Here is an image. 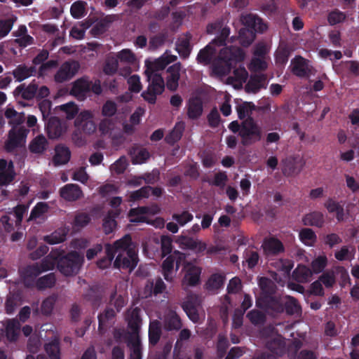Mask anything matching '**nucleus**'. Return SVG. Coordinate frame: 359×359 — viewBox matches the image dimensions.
<instances>
[{
	"instance_id": "nucleus-18",
	"label": "nucleus",
	"mask_w": 359,
	"mask_h": 359,
	"mask_svg": "<svg viewBox=\"0 0 359 359\" xmlns=\"http://www.w3.org/2000/svg\"><path fill=\"white\" fill-rule=\"evenodd\" d=\"M141 309L135 307L128 311L126 320L128 327L131 332L135 335H140V331L142 324V318L140 316Z\"/></svg>"
},
{
	"instance_id": "nucleus-57",
	"label": "nucleus",
	"mask_w": 359,
	"mask_h": 359,
	"mask_svg": "<svg viewBox=\"0 0 359 359\" xmlns=\"http://www.w3.org/2000/svg\"><path fill=\"white\" fill-rule=\"evenodd\" d=\"M15 178V172L13 171V163L11 161L6 172H0V185H7L11 183Z\"/></svg>"
},
{
	"instance_id": "nucleus-22",
	"label": "nucleus",
	"mask_w": 359,
	"mask_h": 359,
	"mask_svg": "<svg viewBox=\"0 0 359 359\" xmlns=\"http://www.w3.org/2000/svg\"><path fill=\"white\" fill-rule=\"evenodd\" d=\"M38 90V85L32 81L28 86H25V83H22L18 86L15 91V95H20L22 99L30 100L36 97V90Z\"/></svg>"
},
{
	"instance_id": "nucleus-42",
	"label": "nucleus",
	"mask_w": 359,
	"mask_h": 359,
	"mask_svg": "<svg viewBox=\"0 0 359 359\" xmlns=\"http://www.w3.org/2000/svg\"><path fill=\"white\" fill-rule=\"evenodd\" d=\"M243 258L244 259L243 263H247L248 268L252 269L257 265L259 260V255L257 251L248 248L244 251Z\"/></svg>"
},
{
	"instance_id": "nucleus-17",
	"label": "nucleus",
	"mask_w": 359,
	"mask_h": 359,
	"mask_svg": "<svg viewBox=\"0 0 359 359\" xmlns=\"http://www.w3.org/2000/svg\"><path fill=\"white\" fill-rule=\"evenodd\" d=\"M83 191L76 184H67L60 189V196L67 201H76L83 197Z\"/></svg>"
},
{
	"instance_id": "nucleus-11",
	"label": "nucleus",
	"mask_w": 359,
	"mask_h": 359,
	"mask_svg": "<svg viewBox=\"0 0 359 359\" xmlns=\"http://www.w3.org/2000/svg\"><path fill=\"white\" fill-rule=\"evenodd\" d=\"M219 29H221L219 34L211 42L214 46H223L226 45V41L230 34V29L227 27H222V22L220 21L210 23L207 26L208 34H213Z\"/></svg>"
},
{
	"instance_id": "nucleus-24",
	"label": "nucleus",
	"mask_w": 359,
	"mask_h": 359,
	"mask_svg": "<svg viewBox=\"0 0 359 359\" xmlns=\"http://www.w3.org/2000/svg\"><path fill=\"white\" fill-rule=\"evenodd\" d=\"M302 223L305 226L321 228L325 223L324 215L320 211H313L302 217Z\"/></svg>"
},
{
	"instance_id": "nucleus-10",
	"label": "nucleus",
	"mask_w": 359,
	"mask_h": 359,
	"mask_svg": "<svg viewBox=\"0 0 359 359\" xmlns=\"http://www.w3.org/2000/svg\"><path fill=\"white\" fill-rule=\"evenodd\" d=\"M312 69L313 67L309 64V60L300 55L295 56L291 60V72L297 77H309Z\"/></svg>"
},
{
	"instance_id": "nucleus-40",
	"label": "nucleus",
	"mask_w": 359,
	"mask_h": 359,
	"mask_svg": "<svg viewBox=\"0 0 359 359\" xmlns=\"http://www.w3.org/2000/svg\"><path fill=\"white\" fill-rule=\"evenodd\" d=\"M259 286L264 295H274L277 287L273 281L266 277H262L259 280Z\"/></svg>"
},
{
	"instance_id": "nucleus-52",
	"label": "nucleus",
	"mask_w": 359,
	"mask_h": 359,
	"mask_svg": "<svg viewBox=\"0 0 359 359\" xmlns=\"http://www.w3.org/2000/svg\"><path fill=\"white\" fill-rule=\"evenodd\" d=\"M20 297L19 294H13L9 295L5 303V311L7 314H13L15 309L20 305Z\"/></svg>"
},
{
	"instance_id": "nucleus-14",
	"label": "nucleus",
	"mask_w": 359,
	"mask_h": 359,
	"mask_svg": "<svg viewBox=\"0 0 359 359\" xmlns=\"http://www.w3.org/2000/svg\"><path fill=\"white\" fill-rule=\"evenodd\" d=\"M262 247L266 257L277 256L285 252L283 243L275 237L265 238Z\"/></svg>"
},
{
	"instance_id": "nucleus-19",
	"label": "nucleus",
	"mask_w": 359,
	"mask_h": 359,
	"mask_svg": "<svg viewBox=\"0 0 359 359\" xmlns=\"http://www.w3.org/2000/svg\"><path fill=\"white\" fill-rule=\"evenodd\" d=\"M90 81L86 78H81L75 81L71 89V94L80 100L86 99L90 93Z\"/></svg>"
},
{
	"instance_id": "nucleus-28",
	"label": "nucleus",
	"mask_w": 359,
	"mask_h": 359,
	"mask_svg": "<svg viewBox=\"0 0 359 359\" xmlns=\"http://www.w3.org/2000/svg\"><path fill=\"white\" fill-rule=\"evenodd\" d=\"M203 113V103L200 98H190L188 102L187 116L189 118L195 120L198 118Z\"/></svg>"
},
{
	"instance_id": "nucleus-49",
	"label": "nucleus",
	"mask_w": 359,
	"mask_h": 359,
	"mask_svg": "<svg viewBox=\"0 0 359 359\" xmlns=\"http://www.w3.org/2000/svg\"><path fill=\"white\" fill-rule=\"evenodd\" d=\"M225 277L221 273H213L207 281V289L209 290H218L224 283Z\"/></svg>"
},
{
	"instance_id": "nucleus-16",
	"label": "nucleus",
	"mask_w": 359,
	"mask_h": 359,
	"mask_svg": "<svg viewBox=\"0 0 359 359\" xmlns=\"http://www.w3.org/2000/svg\"><path fill=\"white\" fill-rule=\"evenodd\" d=\"M201 269L192 264H187L185 266V273L182 279V284L194 287L200 283Z\"/></svg>"
},
{
	"instance_id": "nucleus-8",
	"label": "nucleus",
	"mask_w": 359,
	"mask_h": 359,
	"mask_svg": "<svg viewBox=\"0 0 359 359\" xmlns=\"http://www.w3.org/2000/svg\"><path fill=\"white\" fill-rule=\"evenodd\" d=\"M59 250H52L50 253L44 257L39 265H33L30 266L28 271L30 274L38 276L43 271H47L54 269L55 266H57Z\"/></svg>"
},
{
	"instance_id": "nucleus-34",
	"label": "nucleus",
	"mask_w": 359,
	"mask_h": 359,
	"mask_svg": "<svg viewBox=\"0 0 359 359\" xmlns=\"http://www.w3.org/2000/svg\"><path fill=\"white\" fill-rule=\"evenodd\" d=\"M55 151L53 162L55 165H64L68 163L71 157V152L67 147L59 144L55 147Z\"/></svg>"
},
{
	"instance_id": "nucleus-61",
	"label": "nucleus",
	"mask_w": 359,
	"mask_h": 359,
	"mask_svg": "<svg viewBox=\"0 0 359 359\" xmlns=\"http://www.w3.org/2000/svg\"><path fill=\"white\" fill-rule=\"evenodd\" d=\"M128 84V90L135 93H140L142 90V84L140 76L137 74L130 76L127 81Z\"/></svg>"
},
{
	"instance_id": "nucleus-44",
	"label": "nucleus",
	"mask_w": 359,
	"mask_h": 359,
	"mask_svg": "<svg viewBox=\"0 0 359 359\" xmlns=\"http://www.w3.org/2000/svg\"><path fill=\"white\" fill-rule=\"evenodd\" d=\"M256 38L255 32L249 29L242 28L239 31L240 43L243 47H248L252 43Z\"/></svg>"
},
{
	"instance_id": "nucleus-27",
	"label": "nucleus",
	"mask_w": 359,
	"mask_h": 359,
	"mask_svg": "<svg viewBox=\"0 0 359 359\" xmlns=\"http://www.w3.org/2000/svg\"><path fill=\"white\" fill-rule=\"evenodd\" d=\"M284 311L288 316L301 315L302 307L297 299L293 297L286 295L283 297Z\"/></svg>"
},
{
	"instance_id": "nucleus-63",
	"label": "nucleus",
	"mask_w": 359,
	"mask_h": 359,
	"mask_svg": "<svg viewBox=\"0 0 359 359\" xmlns=\"http://www.w3.org/2000/svg\"><path fill=\"white\" fill-rule=\"evenodd\" d=\"M327 259L325 256H320L311 263L312 272L319 273L322 272L327 266Z\"/></svg>"
},
{
	"instance_id": "nucleus-38",
	"label": "nucleus",
	"mask_w": 359,
	"mask_h": 359,
	"mask_svg": "<svg viewBox=\"0 0 359 359\" xmlns=\"http://www.w3.org/2000/svg\"><path fill=\"white\" fill-rule=\"evenodd\" d=\"M127 346L130 351L131 359H142V347L140 335H135L129 341Z\"/></svg>"
},
{
	"instance_id": "nucleus-64",
	"label": "nucleus",
	"mask_w": 359,
	"mask_h": 359,
	"mask_svg": "<svg viewBox=\"0 0 359 359\" xmlns=\"http://www.w3.org/2000/svg\"><path fill=\"white\" fill-rule=\"evenodd\" d=\"M208 125L212 128H217L221 121L219 113L216 107L211 109L207 116Z\"/></svg>"
},
{
	"instance_id": "nucleus-25",
	"label": "nucleus",
	"mask_w": 359,
	"mask_h": 359,
	"mask_svg": "<svg viewBox=\"0 0 359 359\" xmlns=\"http://www.w3.org/2000/svg\"><path fill=\"white\" fill-rule=\"evenodd\" d=\"M48 148V141L43 135H38L29 143V149L32 154H41Z\"/></svg>"
},
{
	"instance_id": "nucleus-13",
	"label": "nucleus",
	"mask_w": 359,
	"mask_h": 359,
	"mask_svg": "<svg viewBox=\"0 0 359 359\" xmlns=\"http://www.w3.org/2000/svg\"><path fill=\"white\" fill-rule=\"evenodd\" d=\"M181 65L175 63L168 67L165 74V85L170 91L177 90L179 86V80L180 78Z\"/></svg>"
},
{
	"instance_id": "nucleus-4",
	"label": "nucleus",
	"mask_w": 359,
	"mask_h": 359,
	"mask_svg": "<svg viewBox=\"0 0 359 359\" xmlns=\"http://www.w3.org/2000/svg\"><path fill=\"white\" fill-rule=\"evenodd\" d=\"M241 143L248 147L259 142L262 138V128L252 117H248L242 121V128L238 134Z\"/></svg>"
},
{
	"instance_id": "nucleus-15",
	"label": "nucleus",
	"mask_w": 359,
	"mask_h": 359,
	"mask_svg": "<svg viewBox=\"0 0 359 359\" xmlns=\"http://www.w3.org/2000/svg\"><path fill=\"white\" fill-rule=\"evenodd\" d=\"M241 21L244 25V29L253 30L255 34L263 33L267 29V26L262 19L252 13L243 15Z\"/></svg>"
},
{
	"instance_id": "nucleus-5",
	"label": "nucleus",
	"mask_w": 359,
	"mask_h": 359,
	"mask_svg": "<svg viewBox=\"0 0 359 359\" xmlns=\"http://www.w3.org/2000/svg\"><path fill=\"white\" fill-rule=\"evenodd\" d=\"M138 260L137 254L135 250L121 251L114 262V267L118 269H128L130 272L136 267Z\"/></svg>"
},
{
	"instance_id": "nucleus-62",
	"label": "nucleus",
	"mask_w": 359,
	"mask_h": 359,
	"mask_svg": "<svg viewBox=\"0 0 359 359\" xmlns=\"http://www.w3.org/2000/svg\"><path fill=\"white\" fill-rule=\"evenodd\" d=\"M161 248L162 255L166 256L172 250V240L169 236H162L161 238Z\"/></svg>"
},
{
	"instance_id": "nucleus-7",
	"label": "nucleus",
	"mask_w": 359,
	"mask_h": 359,
	"mask_svg": "<svg viewBox=\"0 0 359 359\" xmlns=\"http://www.w3.org/2000/svg\"><path fill=\"white\" fill-rule=\"evenodd\" d=\"M29 130L25 127H20L15 129L12 128L8 133V139L6 142L5 147L7 151H12L18 147H20Z\"/></svg>"
},
{
	"instance_id": "nucleus-9",
	"label": "nucleus",
	"mask_w": 359,
	"mask_h": 359,
	"mask_svg": "<svg viewBox=\"0 0 359 359\" xmlns=\"http://www.w3.org/2000/svg\"><path fill=\"white\" fill-rule=\"evenodd\" d=\"M79 68L78 62L67 61L65 62L59 68L54 79L57 83H63L72 79L76 74Z\"/></svg>"
},
{
	"instance_id": "nucleus-1",
	"label": "nucleus",
	"mask_w": 359,
	"mask_h": 359,
	"mask_svg": "<svg viewBox=\"0 0 359 359\" xmlns=\"http://www.w3.org/2000/svg\"><path fill=\"white\" fill-rule=\"evenodd\" d=\"M210 42L198 52L196 60L198 63L208 65L212 62V70L218 75H226L231 71L236 62L241 61L243 53L240 48H223L215 59L217 50Z\"/></svg>"
},
{
	"instance_id": "nucleus-37",
	"label": "nucleus",
	"mask_w": 359,
	"mask_h": 359,
	"mask_svg": "<svg viewBox=\"0 0 359 359\" xmlns=\"http://www.w3.org/2000/svg\"><path fill=\"white\" fill-rule=\"evenodd\" d=\"M184 130V123L178 122L174 128L165 136V141L170 145L173 146L182 137Z\"/></svg>"
},
{
	"instance_id": "nucleus-21",
	"label": "nucleus",
	"mask_w": 359,
	"mask_h": 359,
	"mask_svg": "<svg viewBox=\"0 0 359 359\" xmlns=\"http://www.w3.org/2000/svg\"><path fill=\"white\" fill-rule=\"evenodd\" d=\"M163 326L168 331L179 330L182 323L177 313L173 310H170L164 317Z\"/></svg>"
},
{
	"instance_id": "nucleus-41",
	"label": "nucleus",
	"mask_w": 359,
	"mask_h": 359,
	"mask_svg": "<svg viewBox=\"0 0 359 359\" xmlns=\"http://www.w3.org/2000/svg\"><path fill=\"white\" fill-rule=\"evenodd\" d=\"M56 282L55 275L50 273L47 275L39 278L36 282L37 289L42 290L46 288L53 287Z\"/></svg>"
},
{
	"instance_id": "nucleus-20",
	"label": "nucleus",
	"mask_w": 359,
	"mask_h": 359,
	"mask_svg": "<svg viewBox=\"0 0 359 359\" xmlns=\"http://www.w3.org/2000/svg\"><path fill=\"white\" fill-rule=\"evenodd\" d=\"M46 129L50 139H57L65 131V128L61 121L59 118L55 116L50 118L46 126Z\"/></svg>"
},
{
	"instance_id": "nucleus-2",
	"label": "nucleus",
	"mask_w": 359,
	"mask_h": 359,
	"mask_svg": "<svg viewBox=\"0 0 359 359\" xmlns=\"http://www.w3.org/2000/svg\"><path fill=\"white\" fill-rule=\"evenodd\" d=\"M167 62L165 60H157L148 66L145 70V75L149 82L147 90L142 92V97L149 104H154L156 102V96L161 95L165 90V81L158 72L165 68Z\"/></svg>"
},
{
	"instance_id": "nucleus-56",
	"label": "nucleus",
	"mask_w": 359,
	"mask_h": 359,
	"mask_svg": "<svg viewBox=\"0 0 359 359\" xmlns=\"http://www.w3.org/2000/svg\"><path fill=\"white\" fill-rule=\"evenodd\" d=\"M115 315L116 313L111 308H107L102 313H100L98 315L99 330H103L106 323L114 318Z\"/></svg>"
},
{
	"instance_id": "nucleus-39",
	"label": "nucleus",
	"mask_w": 359,
	"mask_h": 359,
	"mask_svg": "<svg viewBox=\"0 0 359 359\" xmlns=\"http://www.w3.org/2000/svg\"><path fill=\"white\" fill-rule=\"evenodd\" d=\"M105 254L106 255L100 259L97 262V265L100 269H104L108 268L111 264L114 258L115 252L111 245L107 244L105 245Z\"/></svg>"
},
{
	"instance_id": "nucleus-51",
	"label": "nucleus",
	"mask_w": 359,
	"mask_h": 359,
	"mask_svg": "<svg viewBox=\"0 0 359 359\" xmlns=\"http://www.w3.org/2000/svg\"><path fill=\"white\" fill-rule=\"evenodd\" d=\"M290 50L287 46L279 48L276 52L275 60L278 65L284 67L288 62Z\"/></svg>"
},
{
	"instance_id": "nucleus-58",
	"label": "nucleus",
	"mask_w": 359,
	"mask_h": 359,
	"mask_svg": "<svg viewBox=\"0 0 359 359\" xmlns=\"http://www.w3.org/2000/svg\"><path fill=\"white\" fill-rule=\"evenodd\" d=\"M118 67V62L117 58L114 57H107L103 67V71L107 75H113L116 72Z\"/></svg>"
},
{
	"instance_id": "nucleus-31",
	"label": "nucleus",
	"mask_w": 359,
	"mask_h": 359,
	"mask_svg": "<svg viewBox=\"0 0 359 359\" xmlns=\"http://www.w3.org/2000/svg\"><path fill=\"white\" fill-rule=\"evenodd\" d=\"M313 272L311 269L305 266L299 264L292 272V278L299 283H308L311 280Z\"/></svg>"
},
{
	"instance_id": "nucleus-46",
	"label": "nucleus",
	"mask_w": 359,
	"mask_h": 359,
	"mask_svg": "<svg viewBox=\"0 0 359 359\" xmlns=\"http://www.w3.org/2000/svg\"><path fill=\"white\" fill-rule=\"evenodd\" d=\"M87 3L83 1L74 2L70 8V13L74 19H80L86 15Z\"/></svg>"
},
{
	"instance_id": "nucleus-3",
	"label": "nucleus",
	"mask_w": 359,
	"mask_h": 359,
	"mask_svg": "<svg viewBox=\"0 0 359 359\" xmlns=\"http://www.w3.org/2000/svg\"><path fill=\"white\" fill-rule=\"evenodd\" d=\"M83 262V255L76 251L65 254L64 251L59 250L57 269L61 273L66 276L77 274Z\"/></svg>"
},
{
	"instance_id": "nucleus-54",
	"label": "nucleus",
	"mask_w": 359,
	"mask_h": 359,
	"mask_svg": "<svg viewBox=\"0 0 359 359\" xmlns=\"http://www.w3.org/2000/svg\"><path fill=\"white\" fill-rule=\"evenodd\" d=\"M114 339L116 342H126V344L132 339L135 334L132 332H127L123 329H115L113 333Z\"/></svg>"
},
{
	"instance_id": "nucleus-53",
	"label": "nucleus",
	"mask_w": 359,
	"mask_h": 359,
	"mask_svg": "<svg viewBox=\"0 0 359 359\" xmlns=\"http://www.w3.org/2000/svg\"><path fill=\"white\" fill-rule=\"evenodd\" d=\"M189 318L194 323L199 320V314L196 306L191 302H185L182 305Z\"/></svg>"
},
{
	"instance_id": "nucleus-29",
	"label": "nucleus",
	"mask_w": 359,
	"mask_h": 359,
	"mask_svg": "<svg viewBox=\"0 0 359 359\" xmlns=\"http://www.w3.org/2000/svg\"><path fill=\"white\" fill-rule=\"evenodd\" d=\"M83 297L86 300L90 302L94 307H97L102 301V290L98 285H92L88 287Z\"/></svg>"
},
{
	"instance_id": "nucleus-26",
	"label": "nucleus",
	"mask_w": 359,
	"mask_h": 359,
	"mask_svg": "<svg viewBox=\"0 0 359 359\" xmlns=\"http://www.w3.org/2000/svg\"><path fill=\"white\" fill-rule=\"evenodd\" d=\"M191 38V34L190 33H187L183 37L180 39L176 43V50L180 57L184 59L189 57L191 52L192 47L190 43Z\"/></svg>"
},
{
	"instance_id": "nucleus-35",
	"label": "nucleus",
	"mask_w": 359,
	"mask_h": 359,
	"mask_svg": "<svg viewBox=\"0 0 359 359\" xmlns=\"http://www.w3.org/2000/svg\"><path fill=\"white\" fill-rule=\"evenodd\" d=\"M44 350L50 359H61L60 343L57 337L44 344Z\"/></svg>"
},
{
	"instance_id": "nucleus-6",
	"label": "nucleus",
	"mask_w": 359,
	"mask_h": 359,
	"mask_svg": "<svg viewBox=\"0 0 359 359\" xmlns=\"http://www.w3.org/2000/svg\"><path fill=\"white\" fill-rule=\"evenodd\" d=\"M183 254L179 251H175L173 254L168 255L165 259L163 260L161 269L162 273L164 278L168 282H172L175 276L174 266L176 264V270L179 267L180 259Z\"/></svg>"
},
{
	"instance_id": "nucleus-32",
	"label": "nucleus",
	"mask_w": 359,
	"mask_h": 359,
	"mask_svg": "<svg viewBox=\"0 0 359 359\" xmlns=\"http://www.w3.org/2000/svg\"><path fill=\"white\" fill-rule=\"evenodd\" d=\"M35 73L36 67L34 66L27 67L25 65H19L13 71L12 74L17 81L21 82Z\"/></svg>"
},
{
	"instance_id": "nucleus-12",
	"label": "nucleus",
	"mask_w": 359,
	"mask_h": 359,
	"mask_svg": "<svg viewBox=\"0 0 359 359\" xmlns=\"http://www.w3.org/2000/svg\"><path fill=\"white\" fill-rule=\"evenodd\" d=\"M268 85L267 76L264 74H252L245 86L248 93H257L261 89H266Z\"/></svg>"
},
{
	"instance_id": "nucleus-43",
	"label": "nucleus",
	"mask_w": 359,
	"mask_h": 359,
	"mask_svg": "<svg viewBox=\"0 0 359 359\" xmlns=\"http://www.w3.org/2000/svg\"><path fill=\"white\" fill-rule=\"evenodd\" d=\"M49 205L46 202H39L32 209L27 221L36 220L41 217L44 214L48 212Z\"/></svg>"
},
{
	"instance_id": "nucleus-33",
	"label": "nucleus",
	"mask_w": 359,
	"mask_h": 359,
	"mask_svg": "<svg viewBox=\"0 0 359 359\" xmlns=\"http://www.w3.org/2000/svg\"><path fill=\"white\" fill-rule=\"evenodd\" d=\"M181 243L187 248L195 251L196 253H203L207 249L205 243L198 239H194L188 236H181Z\"/></svg>"
},
{
	"instance_id": "nucleus-48",
	"label": "nucleus",
	"mask_w": 359,
	"mask_h": 359,
	"mask_svg": "<svg viewBox=\"0 0 359 359\" xmlns=\"http://www.w3.org/2000/svg\"><path fill=\"white\" fill-rule=\"evenodd\" d=\"M300 241L306 245L312 246L316 243L317 236L313 229H302L299 233Z\"/></svg>"
},
{
	"instance_id": "nucleus-30",
	"label": "nucleus",
	"mask_w": 359,
	"mask_h": 359,
	"mask_svg": "<svg viewBox=\"0 0 359 359\" xmlns=\"http://www.w3.org/2000/svg\"><path fill=\"white\" fill-rule=\"evenodd\" d=\"M263 300L266 306L278 313L284 312L283 297H278L274 295H264Z\"/></svg>"
},
{
	"instance_id": "nucleus-23",
	"label": "nucleus",
	"mask_w": 359,
	"mask_h": 359,
	"mask_svg": "<svg viewBox=\"0 0 359 359\" xmlns=\"http://www.w3.org/2000/svg\"><path fill=\"white\" fill-rule=\"evenodd\" d=\"M4 327L7 339L10 341H15L18 338L20 329L19 321L15 318L8 319L4 323Z\"/></svg>"
},
{
	"instance_id": "nucleus-36",
	"label": "nucleus",
	"mask_w": 359,
	"mask_h": 359,
	"mask_svg": "<svg viewBox=\"0 0 359 359\" xmlns=\"http://www.w3.org/2000/svg\"><path fill=\"white\" fill-rule=\"evenodd\" d=\"M162 334L161 323L155 320L150 322L149 327V343L151 346H156L159 341Z\"/></svg>"
},
{
	"instance_id": "nucleus-60",
	"label": "nucleus",
	"mask_w": 359,
	"mask_h": 359,
	"mask_svg": "<svg viewBox=\"0 0 359 359\" xmlns=\"http://www.w3.org/2000/svg\"><path fill=\"white\" fill-rule=\"evenodd\" d=\"M5 116L10 119L9 123L13 126H18L23 121L22 117L12 108H8L5 111Z\"/></svg>"
},
{
	"instance_id": "nucleus-59",
	"label": "nucleus",
	"mask_w": 359,
	"mask_h": 359,
	"mask_svg": "<svg viewBox=\"0 0 359 359\" xmlns=\"http://www.w3.org/2000/svg\"><path fill=\"white\" fill-rule=\"evenodd\" d=\"M346 18V14L337 9L330 12L327 17V20L330 25H335L340 22H344Z\"/></svg>"
},
{
	"instance_id": "nucleus-47",
	"label": "nucleus",
	"mask_w": 359,
	"mask_h": 359,
	"mask_svg": "<svg viewBox=\"0 0 359 359\" xmlns=\"http://www.w3.org/2000/svg\"><path fill=\"white\" fill-rule=\"evenodd\" d=\"M132 239L129 234L125 235L123 238L119 240H117L114 243V245H111L114 249L115 255L121 251L128 250H134L131 247Z\"/></svg>"
},
{
	"instance_id": "nucleus-50",
	"label": "nucleus",
	"mask_w": 359,
	"mask_h": 359,
	"mask_svg": "<svg viewBox=\"0 0 359 359\" xmlns=\"http://www.w3.org/2000/svg\"><path fill=\"white\" fill-rule=\"evenodd\" d=\"M255 109V105L252 102H245L236 107L238 118L243 121L248 117H251L250 115Z\"/></svg>"
},
{
	"instance_id": "nucleus-45",
	"label": "nucleus",
	"mask_w": 359,
	"mask_h": 359,
	"mask_svg": "<svg viewBox=\"0 0 359 359\" xmlns=\"http://www.w3.org/2000/svg\"><path fill=\"white\" fill-rule=\"evenodd\" d=\"M117 213L112 210L108 212L107 215L103 219L102 228L105 234H109L112 233L114 228L116 226V222L115 220Z\"/></svg>"
},
{
	"instance_id": "nucleus-55",
	"label": "nucleus",
	"mask_w": 359,
	"mask_h": 359,
	"mask_svg": "<svg viewBox=\"0 0 359 359\" xmlns=\"http://www.w3.org/2000/svg\"><path fill=\"white\" fill-rule=\"evenodd\" d=\"M247 318L255 325H262L266 321V316L262 311L253 309L247 314Z\"/></svg>"
}]
</instances>
